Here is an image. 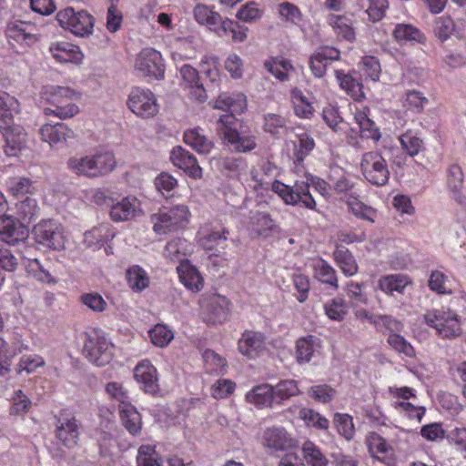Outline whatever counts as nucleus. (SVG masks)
Segmentation results:
<instances>
[{"label": "nucleus", "mask_w": 466, "mask_h": 466, "mask_svg": "<svg viewBox=\"0 0 466 466\" xmlns=\"http://www.w3.org/2000/svg\"><path fill=\"white\" fill-rule=\"evenodd\" d=\"M134 376L146 392L155 393L157 390V370L149 360H141L134 370Z\"/></svg>", "instance_id": "nucleus-22"}, {"label": "nucleus", "mask_w": 466, "mask_h": 466, "mask_svg": "<svg viewBox=\"0 0 466 466\" xmlns=\"http://www.w3.org/2000/svg\"><path fill=\"white\" fill-rule=\"evenodd\" d=\"M56 437L67 448H73L77 444L79 424L75 417L61 415L56 426Z\"/></svg>", "instance_id": "nucleus-21"}, {"label": "nucleus", "mask_w": 466, "mask_h": 466, "mask_svg": "<svg viewBox=\"0 0 466 466\" xmlns=\"http://www.w3.org/2000/svg\"><path fill=\"white\" fill-rule=\"evenodd\" d=\"M347 206L350 212L358 218L374 223L377 217V210L363 203L354 195H350L347 199Z\"/></svg>", "instance_id": "nucleus-42"}, {"label": "nucleus", "mask_w": 466, "mask_h": 466, "mask_svg": "<svg viewBox=\"0 0 466 466\" xmlns=\"http://www.w3.org/2000/svg\"><path fill=\"white\" fill-rule=\"evenodd\" d=\"M28 237L27 228L12 216L0 218V239L8 245L24 242Z\"/></svg>", "instance_id": "nucleus-16"}, {"label": "nucleus", "mask_w": 466, "mask_h": 466, "mask_svg": "<svg viewBox=\"0 0 466 466\" xmlns=\"http://www.w3.org/2000/svg\"><path fill=\"white\" fill-rule=\"evenodd\" d=\"M177 167L182 169L185 174L194 179L202 177V168L198 165L197 158L181 147H177Z\"/></svg>", "instance_id": "nucleus-32"}, {"label": "nucleus", "mask_w": 466, "mask_h": 466, "mask_svg": "<svg viewBox=\"0 0 466 466\" xmlns=\"http://www.w3.org/2000/svg\"><path fill=\"white\" fill-rule=\"evenodd\" d=\"M128 286L137 291H140L148 286V278L140 267H133L127 271Z\"/></svg>", "instance_id": "nucleus-60"}, {"label": "nucleus", "mask_w": 466, "mask_h": 466, "mask_svg": "<svg viewBox=\"0 0 466 466\" xmlns=\"http://www.w3.org/2000/svg\"><path fill=\"white\" fill-rule=\"evenodd\" d=\"M112 345L98 330H92L86 334L83 351L86 357L96 366H105L112 359Z\"/></svg>", "instance_id": "nucleus-10"}, {"label": "nucleus", "mask_w": 466, "mask_h": 466, "mask_svg": "<svg viewBox=\"0 0 466 466\" xmlns=\"http://www.w3.org/2000/svg\"><path fill=\"white\" fill-rule=\"evenodd\" d=\"M332 258L346 277H352L358 273L359 266L353 254L343 245H335Z\"/></svg>", "instance_id": "nucleus-30"}, {"label": "nucleus", "mask_w": 466, "mask_h": 466, "mask_svg": "<svg viewBox=\"0 0 466 466\" xmlns=\"http://www.w3.org/2000/svg\"><path fill=\"white\" fill-rule=\"evenodd\" d=\"M41 96L45 101L54 106V108L44 109L46 116L55 115L65 119L78 113V106L74 103L77 94L68 86L47 85L43 86Z\"/></svg>", "instance_id": "nucleus-5"}, {"label": "nucleus", "mask_w": 466, "mask_h": 466, "mask_svg": "<svg viewBox=\"0 0 466 466\" xmlns=\"http://www.w3.org/2000/svg\"><path fill=\"white\" fill-rule=\"evenodd\" d=\"M278 11L282 19L294 25H299L303 20L299 8L289 2L280 3L278 5Z\"/></svg>", "instance_id": "nucleus-61"}, {"label": "nucleus", "mask_w": 466, "mask_h": 466, "mask_svg": "<svg viewBox=\"0 0 466 466\" xmlns=\"http://www.w3.org/2000/svg\"><path fill=\"white\" fill-rule=\"evenodd\" d=\"M18 102L10 95H0V132L5 139L4 152L8 157H16L25 147L27 134L24 127L13 123L12 111L17 107Z\"/></svg>", "instance_id": "nucleus-2"}, {"label": "nucleus", "mask_w": 466, "mask_h": 466, "mask_svg": "<svg viewBox=\"0 0 466 466\" xmlns=\"http://www.w3.org/2000/svg\"><path fill=\"white\" fill-rule=\"evenodd\" d=\"M425 323L436 330L441 339H454L461 334V322L458 316L451 311L441 309L429 310L424 315Z\"/></svg>", "instance_id": "nucleus-7"}, {"label": "nucleus", "mask_w": 466, "mask_h": 466, "mask_svg": "<svg viewBox=\"0 0 466 466\" xmlns=\"http://www.w3.org/2000/svg\"><path fill=\"white\" fill-rule=\"evenodd\" d=\"M308 393L316 401L327 404L334 400L337 390L328 384H319L310 387Z\"/></svg>", "instance_id": "nucleus-57"}, {"label": "nucleus", "mask_w": 466, "mask_h": 466, "mask_svg": "<svg viewBox=\"0 0 466 466\" xmlns=\"http://www.w3.org/2000/svg\"><path fill=\"white\" fill-rule=\"evenodd\" d=\"M464 184V174L461 167L457 165H451L448 171L447 186L452 198L458 202L462 203L465 196L462 193Z\"/></svg>", "instance_id": "nucleus-36"}, {"label": "nucleus", "mask_w": 466, "mask_h": 466, "mask_svg": "<svg viewBox=\"0 0 466 466\" xmlns=\"http://www.w3.org/2000/svg\"><path fill=\"white\" fill-rule=\"evenodd\" d=\"M393 36L399 43L416 42L424 44L426 42L425 35L418 27L410 24L396 25Z\"/></svg>", "instance_id": "nucleus-38"}, {"label": "nucleus", "mask_w": 466, "mask_h": 466, "mask_svg": "<svg viewBox=\"0 0 466 466\" xmlns=\"http://www.w3.org/2000/svg\"><path fill=\"white\" fill-rule=\"evenodd\" d=\"M137 466H160L158 456L155 449L150 445L139 447L137 456Z\"/></svg>", "instance_id": "nucleus-64"}, {"label": "nucleus", "mask_w": 466, "mask_h": 466, "mask_svg": "<svg viewBox=\"0 0 466 466\" xmlns=\"http://www.w3.org/2000/svg\"><path fill=\"white\" fill-rule=\"evenodd\" d=\"M454 29L455 24L450 15H441L433 21V34L442 43L451 37Z\"/></svg>", "instance_id": "nucleus-53"}, {"label": "nucleus", "mask_w": 466, "mask_h": 466, "mask_svg": "<svg viewBox=\"0 0 466 466\" xmlns=\"http://www.w3.org/2000/svg\"><path fill=\"white\" fill-rule=\"evenodd\" d=\"M325 315L334 321H342L349 313V303L340 297L329 299L323 305Z\"/></svg>", "instance_id": "nucleus-45"}, {"label": "nucleus", "mask_w": 466, "mask_h": 466, "mask_svg": "<svg viewBox=\"0 0 466 466\" xmlns=\"http://www.w3.org/2000/svg\"><path fill=\"white\" fill-rule=\"evenodd\" d=\"M303 456L311 466H327L328 460L320 449L312 441H307L302 446Z\"/></svg>", "instance_id": "nucleus-54"}, {"label": "nucleus", "mask_w": 466, "mask_h": 466, "mask_svg": "<svg viewBox=\"0 0 466 466\" xmlns=\"http://www.w3.org/2000/svg\"><path fill=\"white\" fill-rule=\"evenodd\" d=\"M368 6L366 9V13L368 15L369 20L372 23H377L382 20L386 12L389 8V1L388 0H367Z\"/></svg>", "instance_id": "nucleus-62"}, {"label": "nucleus", "mask_w": 466, "mask_h": 466, "mask_svg": "<svg viewBox=\"0 0 466 466\" xmlns=\"http://www.w3.org/2000/svg\"><path fill=\"white\" fill-rule=\"evenodd\" d=\"M42 140L47 142L51 147L66 142L68 138L74 137V131L63 123L45 124L40 128Z\"/></svg>", "instance_id": "nucleus-23"}, {"label": "nucleus", "mask_w": 466, "mask_h": 466, "mask_svg": "<svg viewBox=\"0 0 466 466\" xmlns=\"http://www.w3.org/2000/svg\"><path fill=\"white\" fill-rule=\"evenodd\" d=\"M262 444L272 451H286L296 446V441L282 427H271L264 431Z\"/></svg>", "instance_id": "nucleus-17"}, {"label": "nucleus", "mask_w": 466, "mask_h": 466, "mask_svg": "<svg viewBox=\"0 0 466 466\" xmlns=\"http://www.w3.org/2000/svg\"><path fill=\"white\" fill-rule=\"evenodd\" d=\"M140 203L135 197H126L111 205L109 216L115 222L127 221L140 215Z\"/></svg>", "instance_id": "nucleus-19"}, {"label": "nucleus", "mask_w": 466, "mask_h": 466, "mask_svg": "<svg viewBox=\"0 0 466 466\" xmlns=\"http://www.w3.org/2000/svg\"><path fill=\"white\" fill-rule=\"evenodd\" d=\"M366 445L369 453L373 459L385 464H389L392 460L393 448L386 439L379 433L375 431L370 432L367 437Z\"/></svg>", "instance_id": "nucleus-20"}, {"label": "nucleus", "mask_w": 466, "mask_h": 466, "mask_svg": "<svg viewBox=\"0 0 466 466\" xmlns=\"http://www.w3.org/2000/svg\"><path fill=\"white\" fill-rule=\"evenodd\" d=\"M310 186L321 196H330L329 184L324 179L312 175L309 176L306 181L296 180L293 186L286 185L281 181H275L272 184V191L287 205L316 210L317 203L309 192Z\"/></svg>", "instance_id": "nucleus-1"}, {"label": "nucleus", "mask_w": 466, "mask_h": 466, "mask_svg": "<svg viewBox=\"0 0 466 466\" xmlns=\"http://www.w3.org/2000/svg\"><path fill=\"white\" fill-rule=\"evenodd\" d=\"M194 16L198 24L205 25L214 30L222 20L221 15L218 12L205 5H198L194 8Z\"/></svg>", "instance_id": "nucleus-47"}, {"label": "nucleus", "mask_w": 466, "mask_h": 466, "mask_svg": "<svg viewBox=\"0 0 466 466\" xmlns=\"http://www.w3.org/2000/svg\"><path fill=\"white\" fill-rule=\"evenodd\" d=\"M59 25L78 36H88L94 29V17L86 11H75L72 7L65 8L56 14Z\"/></svg>", "instance_id": "nucleus-8"}, {"label": "nucleus", "mask_w": 466, "mask_h": 466, "mask_svg": "<svg viewBox=\"0 0 466 466\" xmlns=\"http://www.w3.org/2000/svg\"><path fill=\"white\" fill-rule=\"evenodd\" d=\"M299 393L298 382L294 380H282L275 386L261 383L254 386L245 395L248 403L258 410L272 409Z\"/></svg>", "instance_id": "nucleus-3"}, {"label": "nucleus", "mask_w": 466, "mask_h": 466, "mask_svg": "<svg viewBox=\"0 0 466 466\" xmlns=\"http://www.w3.org/2000/svg\"><path fill=\"white\" fill-rule=\"evenodd\" d=\"M360 167L362 176L370 184L384 187L389 183L390 171L388 161L380 152L368 151L364 153Z\"/></svg>", "instance_id": "nucleus-6"}, {"label": "nucleus", "mask_w": 466, "mask_h": 466, "mask_svg": "<svg viewBox=\"0 0 466 466\" xmlns=\"http://www.w3.org/2000/svg\"><path fill=\"white\" fill-rule=\"evenodd\" d=\"M154 230L157 234H167L175 227V212L172 208L164 207L157 214L152 216Z\"/></svg>", "instance_id": "nucleus-46"}, {"label": "nucleus", "mask_w": 466, "mask_h": 466, "mask_svg": "<svg viewBox=\"0 0 466 466\" xmlns=\"http://www.w3.org/2000/svg\"><path fill=\"white\" fill-rule=\"evenodd\" d=\"M266 340L263 332L246 329L238 341V350L249 360L256 359L266 350Z\"/></svg>", "instance_id": "nucleus-15"}, {"label": "nucleus", "mask_w": 466, "mask_h": 466, "mask_svg": "<svg viewBox=\"0 0 466 466\" xmlns=\"http://www.w3.org/2000/svg\"><path fill=\"white\" fill-rule=\"evenodd\" d=\"M409 283L407 276L403 274H390L382 276L378 281V287L387 295H393L394 292L403 294Z\"/></svg>", "instance_id": "nucleus-35"}, {"label": "nucleus", "mask_w": 466, "mask_h": 466, "mask_svg": "<svg viewBox=\"0 0 466 466\" xmlns=\"http://www.w3.org/2000/svg\"><path fill=\"white\" fill-rule=\"evenodd\" d=\"M393 408L400 414L406 416L410 420H417L420 422L425 415L426 410L424 407L415 406L408 401H394Z\"/></svg>", "instance_id": "nucleus-59"}, {"label": "nucleus", "mask_w": 466, "mask_h": 466, "mask_svg": "<svg viewBox=\"0 0 466 466\" xmlns=\"http://www.w3.org/2000/svg\"><path fill=\"white\" fill-rule=\"evenodd\" d=\"M265 69L279 81H287L293 70L290 61L280 56H272L264 62Z\"/></svg>", "instance_id": "nucleus-40"}, {"label": "nucleus", "mask_w": 466, "mask_h": 466, "mask_svg": "<svg viewBox=\"0 0 466 466\" xmlns=\"http://www.w3.org/2000/svg\"><path fill=\"white\" fill-rule=\"evenodd\" d=\"M263 129L273 136H279L287 129V119L278 114H266L264 116Z\"/></svg>", "instance_id": "nucleus-56"}, {"label": "nucleus", "mask_w": 466, "mask_h": 466, "mask_svg": "<svg viewBox=\"0 0 466 466\" xmlns=\"http://www.w3.org/2000/svg\"><path fill=\"white\" fill-rule=\"evenodd\" d=\"M340 52L332 46H320L310 56L309 67L316 77H322L326 74L329 65L335 60H339Z\"/></svg>", "instance_id": "nucleus-18"}, {"label": "nucleus", "mask_w": 466, "mask_h": 466, "mask_svg": "<svg viewBox=\"0 0 466 466\" xmlns=\"http://www.w3.org/2000/svg\"><path fill=\"white\" fill-rule=\"evenodd\" d=\"M250 223L258 236H267L276 227L271 216L266 212L258 211L253 214L250 218Z\"/></svg>", "instance_id": "nucleus-52"}, {"label": "nucleus", "mask_w": 466, "mask_h": 466, "mask_svg": "<svg viewBox=\"0 0 466 466\" xmlns=\"http://www.w3.org/2000/svg\"><path fill=\"white\" fill-rule=\"evenodd\" d=\"M299 418L301 419L307 427L326 431L329 427V420L309 408H301L299 411Z\"/></svg>", "instance_id": "nucleus-51"}, {"label": "nucleus", "mask_w": 466, "mask_h": 466, "mask_svg": "<svg viewBox=\"0 0 466 466\" xmlns=\"http://www.w3.org/2000/svg\"><path fill=\"white\" fill-rule=\"evenodd\" d=\"M35 27L33 24L15 20L8 23L6 26V35L18 43L30 44L35 41Z\"/></svg>", "instance_id": "nucleus-28"}, {"label": "nucleus", "mask_w": 466, "mask_h": 466, "mask_svg": "<svg viewBox=\"0 0 466 466\" xmlns=\"http://www.w3.org/2000/svg\"><path fill=\"white\" fill-rule=\"evenodd\" d=\"M94 161V172L96 177H100L111 173L116 167L115 156L110 151H103L92 154Z\"/></svg>", "instance_id": "nucleus-41"}, {"label": "nucleus", "mask_w": 466, "mask_h": 466, "mask_svg": "<svg viewBox=\"0 0 466 466\" xmlns=\"http://www.w3.org/2000/svg\"><path fill=\"white\" fill-rule=\"evenodd\" d=\"M67 167L77 176L96 178L92 154L84 157H73L67 160Z\"/></svg>", "instance_id": "nucleus-44"}, {"label": "nucleus", "mask_w": 466, "mask_h": 466, "mask_svg": "<svg viewBox=\"0 0 466 466\" xmlns=\"http://www.w3.org/2000/svg\"><path fill=\"white\" fill-rule=\"evenodd\" d=\"M321 347V340L314 335L299 338L296 341L295 356L299 364L309 363Z\"/></svg>", "instance_id": "nucleus-24"}, {"label": "nucleus", "mask_w": 466, "mask_h": 466, "mask_svg": "<svg viewBox=\"0 0 466 466\" xmlns=\"http://www.w3.org/2000/svg\"><path fill=\"white\" fill-rule=\"evenodd\" d=\"M329 25L333 28L338 36L347 41L355 40V31L350 19L345 15H330L328 19Z\"/></svg>", "instance_id": "nucleus-43"}, {"label": "nucleus", "mask_w": 466, "mask_h": 466, "mask_svg": "<svg viewBox=\"0 0 466 466\" xmlns=\"http://www.w3.org/2000/svg\"><path fill=\"white\" fill-rule=\"evenodd\" d=\"M336 76L340 87L355 101H360L365 96L363 84L360 77L352 74H344L341 71H336Z\"/></svg>", "instance_id": "nucleus-34"}, {"label": "nucleus", "mask_w": 466, "mask_h": 466, "mask_svg": "<svg viewBox=\"0 0 466 466\" xmlns=\"http://www.w3.org/2000/svg\"><path fill=\"white\" fill-rule=\"evenodd\" d=\"M184 141L197 152L208 154L213 147V143L206 137L200 128L188 129L184 133Z\"/></svg>", "instance_id": "nucleus-39"}, {"label": "nucleus", "mask_w": 466, "mask_h": 466, "mask_svg": "<svg viewBox=\"0 0 466 466\" xmlns=\"http://www.w3.org/2000/svg\"><path fill=\"white\" fill-rule=\"evenodd\" d=\"M202 358L208 373L219 375L226 370L227 360L212 350H206Z\"/></svg>", "instance_id": "nucleus-49"}, {"label": "nucleus", "mask_w": 466, "mask_h": 466, "mask_svg": "<svg viewBox=\"0 0 466 466\" xmlns=\"http://www.w3.org/2000/svg\"><path fill=\"white\" fill-rule=\"evenodd\" d=\"M49 51L53 57L60 63L79 64L83 59V54L78 47L67 42L53 43Z\"/></svg>", "instance_id": "nucleus-27"}, {"label": "nucleus", "mask_w": 466, "mask_h": 466, "mask_svg": "<svg viewBox=\"0 0 466 466\" xmlns=\"http://www.w3.org/2000/svg\"><path fill=\"white\" fill-rule=\"evenodd\" d=\"M116 232L108 223L100 224L84 234V243L90 248H100L105 243L113 239Z\"/></svg>", "instance_id": "nucleus-29"}, {"label": "nucleus", "mask_w": 466, "mask_h": 466, "mask_svg": "<svg viewBox=\"0 0 466 466\" xmlns=\"http://www.w3.org/2000/svg\"><path fill=\"white\" fill-rule=\"evenodd\" d=\"M180 282L192 292H198L203 288V278L196 267L187 261L181 262L177 267Z\"/></svg>", "instance_id": "nucleus-31"}, {"label": "nucleus", "mask_w": 466, "mask_h": 466, "mask_svg": "<svg viewBox=\"0 0 466 466\" xmlns=\"http://www.w3.org/2000/svg\"><path fill=\"white\" fill-rule=\"evenodd\" d=\"M402 150L410 157L417 156L423 148V141L413 130H407L399 137Z\"/></svg>", "instance_id": "nucleus-48"}, {"label": "nucleus", "mask_w": 466, "mask_h": 466, "mask_svg": "<svg viewBox=\"0 0 466 466\" xmlns=\"http://www.w3.org/2000/svg\"><path fill=\"white\" fill-rule=\"evenodd\" d=\"M219 29L225 35H230L235 43H241L247 39L248 28L238 22L226 18L221 20Z\"/></svg>", "instance_id": "nucleus-50"}, {"label": "nucleus", "mask_w": 466, "mask_h": 466, "mask_svg": "<svg viewBox=\"0 0 466 466\" xmlns=\"http://www.w3.org/2000/svg\"><path fill=\"white\" fill-rule=\"evenodd\" d=\"M198 244L211 255L218 256V248L228 240L230 231L222 223H207L198 231Z\"/></svg>", "instance_id": "nucleus-12"}, {"label": "nucleus", "mask_w": 466, "mask_h": 466, "mask_svg": "<svg viewBox=\"0 0 466 466\" xmlns=\"http://www.w3.org/2000/svg\"><path fill=\"white\" fill-rule=\"evenodd\" d=\"M230 301L224 296L212 294L200 300L203 320L208 325L222 324L230 314Z\"/></svg>", "instance_id": "nucleus-11"}, {"label": "nucleus", "mask_w": 466, "mask_h": 466, "mask_svg": "<svg viewBox=\"0 0 466 466\" xmlns=\"http://www.w3.org/2000/svg\"><path fill=\"white\" fill-rule=\"evenodd\" d=\"M334 423L339 433L346 440L353 439L355 434V427L353 419L346 413H336L334 416Z\"/></svg>", "instance_id": "nucleus-58"}, {"label": "nucleus", "mask_w": 466, "mask_h": 466, "mask_svg": "<svg viewBox=\"0 0 466 466\" xmlns=\"http://www.w3.org/2000/svg\"><path fill=\"white\" fill-rule=\"evenodd\" d=\"M215 108L224 111H229L234 116L235 114H241L247 108V97L242 93H222L215 101Z\"/></svg>", "instance_id": "nucleus-26"}, {"label": "nucleus", "mask_w": 466, "mask_h": 466, "mask_svg": "<svg viewBox=\"0 0 466 466\" xmlns=\"http://www.w3.org/2000/svg\"><path fill=\"white\" fill-rule=\"evenodd\" d=\"M120 420L124 427L136 436L141 431V416L136 408L130 404H123L118 406Z\"/></svg>", "instance_id": "nucleus-33"}, {"label": "nucleus", "mask_w": 466, "mask_h": 466, "mask_svg": "<svg viewBox=\"0 0 466 466\" xmlns=\"http://www.w3.org/2000/svg\"><path fill=\"white\" fill-rule=\"evenodd\" d=\"M34 234L40 245L59 250L64 248L65 241L62 227L54 220H44L34 228Z\"/></svg>", "instance_id": "nucleus-14"}, {"label": "nucleus", "mask_w": 466, "mask_h": 466, "mask_svg": "<svg viewBox=\"0 0 466 466\" xmlns=\"http://www.w3.org/2000/svg\"><path fill=\"white\" fill-rule=\"evenodd\" d=\"M217 130L223 144L236 153H248L257 147V137L248 128H243L235 116H221Z\"/></svg>", "instance_id": "nucleus-4"}, {"label": "nucleus", "mask_w": 466, "mask_h": 466, "mask_svg": "<svg viewBox=\"0 0 466 466\" xmlns=\"http://www.w3.org/2000/svg\"><path fill=\"white\" fill-rule=\"evenodd\" d=\"M312 269L316 280L334 290L339 289L337 271L327 260L321 258L315 259L312 263Z\"/></svg>", "instance_id": "nucleus-25"}, {"label": "nucleus", "mask_w": 466, "mask_h": 466, "mask_svg": "<svg viewBox=\"0 0 466 466\" xmlns=\"http://www.w3.org/2000/svg\"><path fill=\"white\" fill-rule=\"evenodd\" d=\"M127 106L134 114L143 118L152 117L158 112L155 95L149 89H133L128 96Z\"/></svg>", "instance_id": "nucleus-13"}, {"label": "nucleus", "mask_w": 466, "mask_h": 466, "mask_svg": "<svg viewBox=\"0 0 466 466\" xmlns=\"http://www.w3.org/2000/svg\"><path fill=\"white\" fill-rule=\"evenodd\" d=\"M134 70L140 77L163 79L165 66L161 54L151 47L143 48L135 59Z\"/></svg>", "instance_id": "nucleus-9"}, {"label": "nucleus", "mask_w": 466, "mask_h": 466, "mask_svg": "<svg viewBox=\"0 0 466 466\" xmlns=\"http://www.w3.org/2000/svg\"><path fill=\"white\" fill-rule=\"evenodd\" d=\"M149 337L151 341L158 347L167 345L174 338V333L163 324H157L150 331Z\"/></svg>", "instance_id": "nucleus-63"}, {"label": "nucleus", "mask_w": 466, "mask_h": 466, "mask_svg": "<svg viewBox=\"0 0 466 466\" xmlns=\"http://www.w3.org/2000/svg\"><path fill=\"white\" fill-rule=\"evenodd\" d=\"M182 79L187 84L190 95L202 102L206 99V91L202 85H198V73L191 66L185 65L180 69Z\"/></svg>", "instance_id": "nucleus-37"}, {"label": "nucleus", "mask_w": 466, "mask_h": 466, "mask_svg": "<svg viewBox=\"0 0 466 466\" xmlns=\"http://www.w3.org/2000/svg\"><path fill=\"white\" fill-rule=\"evenodd\" d=\"M360 71L371 81H378L380 76L381 67L379 59L373 56H365L359 64Z\"/></svg>", "instance_id": "nucleus-55"}]
</instances>
